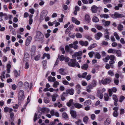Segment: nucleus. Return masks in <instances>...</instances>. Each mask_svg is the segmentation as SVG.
I'll return each mask as SVG.
<instances>
[{
    "instance_id": "obj_1",
    "label": "nucleus",
    "mask_w": 125,
    "mask_h": 125,
    "mask_svg": "<svg viewBox=\"0 0 125 125\" xmlns=\"http://www.w3.org/2000/svg\"><path fill=\"white\" fill-rule=\"evenodd\" d=\"M49 112V109L47 108H43L42 109H40L38 112L35 114L33 119L34 121L35 122L38 118H40L41 115L42 114L48 113Z\"/></svg>"
},
{
    "instance_id": "obj_2",
    "label": "nucleus",
    "mask_w": 125,
    "mask_h": 125,
    "mask_svg": "<svg viewBox=\"0 0 125 125\" xmlns=\"http://www.w3.org/2000/svg\"><path fill=\"white\" fill-rule=\"evenodd\" d=\"M44 38L43 34L39 31H37L35 37L36 40L40 41L43 40Z\"/></svg>"
},
{
    "instance_id": "obj_3",
    "label": "nucleus",
    "mask_w": 125,
    "mask_h": 125,
    "mask_svg": "<svg viewBox=\"0 0 125 125\" xmlns=\"http://www.w3.org/2000/svg\"><path fill=\"white\" fill-rule=\"evenodd\" d=\"M24 91L22 90H20L18 92V97L19 101L23 100L24 98Z\"/></svg>"
},
{
    "instance_id": "obj_4",
    "label": "nucleus",
    "mask_w": 125,
    "mask_h": 125,
    "mask_svg": "<svg viewBox=\"0 0 125 125\" xmlns=\"http://www.w3.org/2000/svg\"><path fill=\"white\" fill-rule=\"evenodd\" d=\"M82 55V52L81 51H79L78 52H75L74 54L72 55L73 58L77 57V59L80 60L81 59V56Z\"/></svg>"
},
{
    "instance_id": "obj_5",
    "label": "nucleus",
    "mask_w": 125,
    "mask_h": 125,
    "mask_svg": "<svg viewBox=\"0 0 125 125\" xmlns=\"http://www.w3.org/2000/svg\"><path fill=\"white\" fill-rule=\"evenodd\" d=\"M111 17L114 19L121 18L123 17L124 16L123 15L119 14L118 13L115 12L114 14L111 15Z\"/></svg>"
},
{
    "instance_id": "obj_6",
    "label": "nucleus",
    "mask_w": 125,
    "mask_h": 125,
    "mask_svg": "<svg viewBox=\"0 0 125 125\" xmlns=\"http://www.w3.org/2000/svg\"><path fill=\"white\" fill-rule=\"evenodd\" d=\"M111 80L109 79H103L101 81H99L100 84H102L104 85H106L107 83H109L111 81Z\"/></svg>"
},
{
    "instance_id": "obj_7",
    "label": "nucleus",
    "mask_w": 125,
    "mask_h": 125,
    "mask_svg": "<svg viewBox=\"0 0 125 125\" xmlns=\"http://www.w3.org/2000/svg\"><path fill=\"white\" fill-rule=\"evenodd\" d=\"M68 65L72 67H74L76 65V60L75 59H71L68 63Z\"/></svg>"
},
{
    "instance_id": "obj_8",
    "label": "nucleus",
    "mask_w": 125,
    "mask_h": 125,
    "mask_svg": "<svg viewBox=\"0 0 125 125\" xmlns=\"http://www.w3.org/2000/svg\"><path fill=\"white\" fill-rule=\"evenodd\" d=\"M48 13V12L46 10H44L41 12L40 17L41 19L42 20H43L46 17Z\"/></svg>"
},
{
    "instance_id": "obj_9",
    "label": "nucleus",
    "mask_w": 125,
    "mask_h": 125,
    "mask_svg": "<svg viewBox=\"0 0 125 125\" xmlns=\"http://www.w3.org/2000/svg\"><path fill=\"white\" fill-rule=\"evenodd\" d=\"M73 100L72 99H70L69 102L67 103V106L70 107L71 108H74V104L73 102Z\"/></svg>"
},
{
    "instance_id": "obj_10",
    "label": "nucleus",
    "mask_w": 125,
    "mask_h": 125,
    "mask_svg": "<svg viewBox=\"0 0 125 125\" xmlns=\"http://www.w3.org/2000/svg\"><path fill=\"white\" fill-rule=\"evenodd\" d=\"M99 9V7L94 5H93L91 8V10L92 12L94 13L96 12Z\"/></svg>"
},
{
    "instance_id": "obj_11",
    "label": "nucleus",
    "mask_w": 125,
    "mask_h": 125,
    "mask_svg": "<svg viewBox=\"0 0 125 125\" xmlns=\"http://www.w3.org/2000/svg\"><path fill=\"white\" fill-rule=\"evenodd\" d=\"M74 90L73 89H69L66 90V93L67 94V96L68 94L73 95L74 93Z\"/></svg>"
},
{
    "instance_id": "obj_12",
    "label": "nucleus",
    "mask_w": 125,
    "mask_h": 125,
    "mask_svg": "<svg viewBox=\"0 0 125 125\" xmlns=\"http://www.w3.org/2000/svg\"><path fill=\"white\" fill-rule=\"evenodd\" d=\"M79 43L81 45L85 46H87L89 44V43L87 41H84L81 40L79 42Z\"/></svg>"
},
{
    "instance_id": "obj_13",
    "label": "nucleus",
    "mask_w": 125,
    "mask_h": 125,
    "mask_svg": "<svg viewBox=\"0 0 125 125\" xmlns=\"http://www.w3.org/2000/svg\"><path fill=\"white\" fill-rule=\"evenodd\" d=\"M102 34L101 32H98L95 34L94 36L96 40H99L101 37L102 36Z\"/></svg>"
},
{
    "instance_id": "obj_14",
    "label": "nucleus",
    "mask_w": 125,
    "mask_h": 125,
    "mask_svg": "<svg viewBox=\"0 0 125 125\" xmlns=\"http://www.w3.org/2000/svg\"><path fill=\"white\" fill-rule=\"evenodd\" d=\"M58 71L62 75H64L66 74L65 70L63 68H60L58 70Z\"/></svg>"
},
{
    "instance_id": "obj_15",
    "label": "nucleus",
    "mask_w": 125,
    "mask_h": 125,
    "mask_svg": "<svg viewBox=\"0 0 125 125\" xmlns=\"http://www.w3.org/2000/svg\"><path fill=\"white\" fill-rule=\"evenodd\" d=\"M32 37L31 36H28L26 40L25 43V45L27 46H28L30 43Z\"/></svg>"
},
{
    "instance_id": "obj_16",
    "label": "nucleus",
    "mask_w": 125,
    "mask_h": 125,
    "mask_svg": "<svg viewBox=\"0 0 125 125\" xmlns=\"http://www.w3.org/2000/svg\"><path fill=\"white\" fill-rule=\"evenodd\" d=\"M117 89L115 87H113L111 89H109L108 92L110 96H111L112 94V92H115L117 91Z\"/></svg>"
},
{
    "instance_id": "obj_17",
    "label": "nucleus",
    "mask_w": 125,
    "mask_h": 125,
    "mask_svg": "<svg viewBox=\"0 0 125 125\" xmlns=\"http://www.w3.org/2000/svg\"><path fill=\"white\" fill-rule=\"evenodd\" d=\"M13 109L10 108H9L7 106L5 107L4 109V111L5 113H7L9 112V113H10L13 111Z\"/></svg>"
},
{
    "instance_id": "obj_18",
    "label": "nucleus",
    "mask_w": 125,
    "mask_h": 125,
    "mask_svg": "<svg viewBox=\"0 0 125 125\" xmlns=\"http://www.w3.org/2000/svg\"><path fill=\"white\" fill-rule=\"evenodd\" d=\"M102 22L103 25L105 26H108L110 23V21H105V20H102Z\"/></svg>"
},
{
    "instance_id": "obj_19",
    "label": "nucleus",
    "mask_w": 125,
    "mask_h": 125,
    "mask_svg": "<svg viewBox=\"0 0 125 125\" xmlns=\"http://www.w3.org/2000/svg\"><path fill=\"white\" fill-rule=\"evenodd\" d=\"M111 119L109 118H107L104 122V125H109L111 123Z\"/></svg>"
},
{
    "instance_id": "obj_20",
    "label": "nucleus",
    "mask_w": 125,
    "mask_h": 125,
    "mask_svg": "<svg viewBox=\"0 0 125 125\" xmlns=\"http://www.w3.org/2000/svg\"><path fill=\"white\" fill-rule=\"evenodd\" d=\"M30 58V55L28 53L26 52L25 53L24 58V61H26L28 60Z\"/></svg>"
},
{
    "instance_id": "obj_21",
    "label": "nucleus",
    "mask_w": 125,
    "mask_h": 125,
    "mask_svg": "<svg viewBox=\"0 0 125 125\" xmlns=\"http://www.w3.org/2000/svg\"><path fill=\"white\" fill-rule=\"evenodd\" d=\"M70 113L71 115L73 118H75L76 116V112L73 110H71L70 111Z\"/></svg>"
},
{
    "instance_id": "obj_22",
    "label": "nucleus",
    "mask_w": 125,
    "mask_h": 125,
    "mask_svg": "<svg viewBox=\"0 0 125 125\" xmlns=\"http://www.w3.org/2000/svg\"><path fill=\"white\" fill-rule=\"evenodd\" d=\"M104 36L105 38L107 39H109V37L108 35L109 32L108 31L107 29H106L104 31Z\"/></svg>"
},
{
    "instance_id": "obj_23",
    "label": "nucleus",
    "mask_w": 125,
    "mask_h": 125,
    "mask_svg": "<svg viewBox=\"0 0 125 125\" xmlns=\"http://www.w3.org/2000/svg\"><path fill=\"white\" fill-rule=\"evenodd\" d=\"M48 79L49 81L50 82H54L56 81V79L55 77H52L51 76H49L48 78Z\"/></svg>"
},
{
    "instance_id": "obj_24",
    "label": "nucleus",
    "mask_w": 125,
    "mask_h": 125,
    "mask_svg": "<svg viewBox=\"0 0 125 125\" xmlns=\"http://www.w3.org/2000/svg\"><path fill=\"white\" fill-rule=\"evenodd\" d=\"M23 88L26 89H28L29 86V84L27 82H25L23 84Z\"/></svg>"
},
{
    "instance_id": "obj_25",
    "label": "nucleus",
    "mask_w": 125,
    "mask_h": 125,
    "mask_svg": "<svg viewBox=\"0 0 125 125\" xmlns=\"http://www.w3.org/2000/svg\"><path fill=\"white\" fill-rule=\"evenodd\" d=\"M52 100L54 102L56 100V98L58 96V94L56 93H54L53 95H51Z\"/></svg>"
},
{
    "instance_id": "obj_26",
    "label": "nucleus",
    "mask_w": 125,
    "mask_h": 125,
    "mask_svg": "<svg viewBox=\"0 0 125 125\" xmlns=\"http://www.w3.org/2000/svg\"><path fill=\"white\" fill-rule=\"evenodd\" d=\"M91 101L90 100H88L84 102V105L85 106L89 105L91 104Z\"/></svg>"
},
{
    "instance_id": "obj_27",
    "label": "nucleus",
    "mask_w": 125,
    "mask_h": 125,
    "mask_svg": "<svg viewBox=\"0 0 125 125\" xmlns=\"http://www.w3.org/2000/svg\"><path fill=\"white\" fill-rule=\"evenodd\" d=\"M97 45L96 43H94L90 45L88 48V50H91L92 49L97 46Z\"/></svg>"
},
{
    "instance_id": "obj_28",
    "label": "nucleus",
    "mask_w": 125,
    "mask_h": 125,
    "mask_svg": "<svg viewBox=\"0 0 125 125\" xmlns=\"http://www.w3.org/2000/svg\"><path fill=\"white\" fill-rule=\"evenodd\" d=\"M67 96V94L64 92L63 93L61 96V100L62 101H64L65 99V97Z\"/></svg>"
},
{
    "instance_id": "obj_29",
    "label": "nucleus",
    "mask_w": 125,
    "mask_h": 125,
    "mask_svg": "<svg viewBox=\"0 0 125 125\" xmlns=\"http://www.w3.org/2000/svg\"><path fill=\"white\" fill-rule=\"evenodd\" d=\"M75 10L74 11L73 13L75 15L77 14V12L79 11L80 8L77 6H76L74 8Z\"/></svg>"
},
{
    "instance_id": "obj_30",
    "label": "nucleus",
    "mask_w": 125,
    "mask_h": 125,
    "mask_svg": "<svg viewBox=\"0 0 125 125\" xmlns=\"http://www.w3.org/2000/svg\"><path fill=\"white\" fill-rule=\"evenodd\" d=\"M85 20L87 22H89L90 21L91 18L89 15L86 14L85 15Z\"/></svg>"
},
{
    "instance_id": "obj_31",
    "label": "nucleus",
    "mask_w": 125,
    "mask_h": 125,
    "mask_svg": "<svg viewBox=\"0 0 125 125\" xmlns=\"http://www.w3.org/2000/svg\"><path fill=\"white\" fill-rule=\"evenodd\" d=\"M72 21L76 24L78 25L80 23V22L74 17H73L72 18Z\"/></svg>"
},
{
    "instance_id": "obj_32",
    "label": "nucleus",
    "mask_w": 125,
    "mask_h": 125,
    "mask_svg": "<svg viewBox=\"0 0 125 125\" xmlns=\"http://www.w3.org/2000/svg\"><path fill=\"white\" fill-rule=\"evenodd\" d=\"M74 106L76 108L80 109L82 108V105L81 104L78 103H75Z\"/></svg>"
},
{
    "instance_id": "obj_33",
    "label": "nucleus",
    "mask_w": 125,
    "mask_h": 125,
    "mask_svg": "<svg viewBox=\"0 0 125 125\" xmlns=\"http://www.w3.org/2000/svg\"><path fill=\"white\" fill-rule=\"evenodd\" d=\"M123 6V3H120L117 6H115V9L116 10H118L119 9V8H122Z\"/></svg>"
},
{
    "instance_id": "obj_34",
    "label": "nucleus",
    "mask_w": 125,
    "mask_h": 125,
    "mask_svg": "<svg viewBox=\"0 0 125 125\" xmlns=\"http://www.w3.org/2000/svg\"><path fill=\"white\" fill-rule=\"evenodd\" d=\"M100 17L101 18H109V16L108 14H101L100 15Z\"/></svg>"
},
{
    "instance_id": "obj_35",
    "label": "nucleus",
    "mask_w": 125,
    "mask_h": 125,
    "mask_svg": "<svg viewBox=\"0 0 125 125\" xmlns=\"http://www.w3.org/2000/svg\"><path fill=\"white\" fill-rule=\"evenodd\" d=\"M6 16H5L4 18L6 20H7L8 19L10 20L13 18L12 16L11 15H7L6 13Z\"/></svg>"
},
{
    "instance_id": "obj_36",
    "label": "nucleus",
    "mask_w": 125,
    "mask_h": 125,
    "mask_svg": "<svg viewBox=\"0 0 125 125\" xmlns=\"http://www.w3.org/2000/svg\"><path fill=\"white\" fill-rule=\"evenodd\" d=\"M107 52L108 53H115L116 52V50L114 49H110L108 50Z\"/></svg>"
},
{
    "instance_id": "obj_37",
    "label": "nucleus",
    "mask_w": 125,
    "mask_h": 125,
    "mask_svg": "<svg viewBox=\"0 0 125 125\" xmlns=\"http://www.w3.org/2000/svg\"><path fill=\"white\" fill-rule=\"evenodd\" d=\"M5 73V72H3L2 73L1 76H0V78L1 80L2 81H4V80L3 79H5V78L4 74Z\"/></svg>"
},
{
    "instance_id": "obj_38",
    "label": "nucleus",
    "mask_w": 125,
    "mask_h": 125,
    "mask_svg": "<svg viewBox=\"0 0 125 125\" xmlns=\"http://www.w3.org/2000/svg\"><path fill=\"white\" fill-rule=\"evenodd\" d=\"M88 67V65L87 64H84L81 67L82 69L86 70L87 69Z\"/></svg>"
},
{
    "instance_id": "obj_39",
    "label": "nucleus",
    "mask_w": 125,
    "mask_h": 125,
    "mask_svg": "<svg viewBox=\"0 0 125 125\" xmlns=\"http://www.w3.org/2000/svg\"><path fill=\"white\" fill-rule=\"evenodd\" d=\"M97 96L99 97L101 99H102L103 97V94L102 93L100 92V91H98L97 92Z\"/></svg>"
},
{
    "instance_id": "obj_40",
    "label": "nucleus",
    "mask_w": 125,
    "mask_h": 125,
    "mask_svg": "<svg viewBox=\"0 0 125 125\" xmlns=\"http://www.w3.org/2000/svg\"><path fill=\"white\" fill-rule=\"evenodd\" d=\"M45 57H46L48 59H49L50 58V56L49 54L45 53H44L43 55L42 59H44Z\"/></svg>"
},
{
    "instance_id": "obj_41",
    "label": "nucleus",
    "mask_w": 125,
    "mask_h": 125,
    "mask_svg": "<svg viewBox=\"0 0 125 125\" xmlns=\"http://www.w3.org/2000/svg\"><path fill=\"white\" fill-rule=\"evenodd\" d=\"M36 50V47L35 46H32L31 49V55H33V54L35 52Z\"/></svg>"
},
{
    "instance_id": "obj_42",
    "label": "nucleus",
    "mask_w": 125,
    "mask_h": 125,
    "mask_svg": "<svg viewBox=\"0 0 125 125\" xmlns=\"http://www.w3.org/2000/svg\"><path fill=\"white\" fill-rule=\"evenodd\" d=\"M115 63V61L114 60H111L109 62V63L110 65V67L112 68H114V65L113 64Z\"/></svg>"
},
{
    "instance_id": "obj_43",
    "label": "nucleus",
    "mask_w": 125,
    "mask_h": 125,
    "mask_svg": "<svg viewBox=\"0 0 125 125\" xmlns=\"http://www.w3.org/2000/svg\"><path fill=\"white\" fill-rule=\"evenodd\" d=\"M95 58L98 59H100L101 58V55L98 52H96L95 54Z\"/></svg>"
},
{
    "instance_id": "obj_44",
    "label": "nucleus",
    "mask_w": 125,
    "mask_h": 125,
    "mask_svg": "<svg viewBox=\"0 0 125 125\" xmlns=\"http://www.w3.org/2000/svg\"><path fill=\"white\" fill-rule=\"evenodd\" d=\"M92 20L93 21L95 22H97L99 21L98 18L96 16H94L93 17Z\"/></svg>"
},
{
    "instance_id": "obj_45",
    "label": "nucleus",
    "mask_w": 125,
    "mask_h": 125,
    "mask_svg": "<svg viewBox=\"0 0 125 125\" xmlns=\"http://www.w3.org/2000/svg\"><path fill=\"white\" fill-rule=\"evenodd\" d=\"M117 54V56L118 57H121V51L118 50L116 51V53Z\"/></svg>"
},
{
    "instance_id": "obj_46",
    "label": "nucleus",
    "mask_w": 125,
    "mask_h": 125,
    "mask_svg": "<svg viewBox=\"0 0 125 125\" xmlns=\"http://www.w3.org/2000/svg\"><path fill=\"white\" fill-rule=\"evenodd\" d=\"M89 119L88 117L87 116H85L84 117L83 119V122L85 124H86L87 123Z\"/></svg>"
},
{
    "instance_id": "obj_47",
    "label": "nucleus",
    "mask_w": 125,
    "mask_h": 125,
    "mask_svg": "<svg viewBox=\"0 0 125 125\" xmlns=\"http://www.w3.org/2000/svg\"><path fill=\"white\" fill-rule=\"evenodd\" d=\"M114 35L116 39L117 40H119L120 39V38L117 33L115 32L114 33Z\"/></svg>"
},
{
    "instance_id": "obj_48",
    "label": "nucleus",
    "mask_w": 125,
    "mask_h": 125,
    "mask_svg": "<svg viewBox=\"0 0 125 125\" xmlns=\"http://www.w3.org/2000/svg\"><path fill=\"white\" fill-rule=\"evenodd\" d=\"M20 71H19V72L18 73V71L16 70H15L14 71V75L16 77H18V75L19 76L20 75Z\"/></svg>"
},
{
    "instance_id": "obj_49",
    "label": "nucleus",
    "mask_w": 125,
    "mask_h": 125,
    "mask_svg": "<svg viewBox=\"0 0 125 125\" xmlns=\"http://www.w3.org/2000/svg\"><path fill=\"white\" fill-rule=\"evenodd\" d=\"M59 84V83L57 81H55L54 82L53 84V87L54 88H56L57 87L58 85Z\"/></svg>"
},
{
    "instance_id": "obj_50",
    "label": "nucleus",
    "mask_w": 125,
    "mask_h": 125,
    "mask_svg": "<svg viewBox=\"0 0 125 125\" xmlns=\"http://www.w3.org/2000/svg\"><path fill=\"white\" fill-rule=\"evenodd\" d=\"M108 74L111 76H113L114 75V73L113 72L110 70L108 71Z\"/></svg>"
},
{
    "instance_id": "obj_51",
    "label": "nucleus",
    "mask_w": 125,
    "mask_h": 125,
    "mask_svg": "<svg viewBox=\"0 0 125 125\" xmlns=\"http://www.w3.org/2000/svg\"><path fill=\"white\" fill-rule=\"evenodd\" d=\"M10 50V48L9 47H6L4 49L3 51L4 53H6L7 52L9 51Z\"/></svg>"
},
{
    "instance_id": "obj_52",
    "label": "nucleus",
    "mask_w": 125,
    "mask_h": 125,
    "mask_svg": "<svg viewBox=\"0 0 125 125\" xmlns=\"http://www.w3.org/2000/svg\"><path fill=\"white\" fill-rule=\"evenodd\" d=\"M96 27L98 30H102L103 28V27L102 26L99 25H96Z\"/></svg>"
},
{
    "instance_id": "obj_53",
    "label": "nucleus",
    "mask_w": 125,
    "mask_h": 125,
    "mask_svg": "<svg viewBox=\"0 0 125 125\" xmlns=\"http://www.w3.org/2000/svg\"><path fill=\"white\" fill-rule=\"evenodd\" d=\"M110 56L107 55L104 59H103V60L105 62H107L108 60L110 59Z\"/></svg>"
},
{
    "instance_id": "obj_54",
    "label": "nucleus",
    "mask_w": 125,
    "mask_h": 125,
    "mask_svg": "<svg viewBox=\"0 0 125 125\" xmlns=\"http://www.w3.org/2000/svg\"><path fill=\"white\" fill-rule=\"evenodd\" d=\"M53 23L54 24H55V27H57L60 24V23L59 22H57L56 21H55L53 22Z\"/></svg>"
},
{
    "instance_id": "obj_55",
    "label": "nucleus",
    "mask_w": 125,
    "mask_h": 125,
    "mask_svg": "<svg viewBox=\"0 0 125 125\" xmlns=\"http://www.w3.org/2000/svg\"><path fill=\"white\" fill-rule=\"evenodd\" d=\"M76 38H81L82 37V35L80 33H77L75 35Z\"/></svg>"
},
{
    "instance_id": "obj_56",
    "label": "nucleus",
    "mask_w": 125,
    "mask_h": 125,
    "mask_svg": "<svg viewBox=\"0 0 125 125\" xmlns=\"http://www.w3.org/2000/svg\"><path fill=\"white\" fill-rule=\"evenodd\" d=\"M44 102L46 104H47L49 102L48 99L46 97H44Z\"/></svg>"
},
{
    "instance_id": "obj_57",
    "label": "nucleus",
    "mask_w": 125,
    "mask_h": 125,
    "mask_svg": "<svg viewBox=\"0 0 125 125\" xmlns=\"http://www.w3.org/2000/svg\"><path fill=\"white\" fill-rule=\"evenodd\" d=\"M104 98L105 100L106 101L108 100L109 97L107 94L105 93L104 94Z\"/></svg>"
},
{
    "instance_id": "obj_58",
    "label": "nucleus",
    "mask_w": 125,
    "mask_h": 125,
    "mask_svg": "<svg viewBox=\"0 0 125 125\" xmlns=\"http://www.w3.org/2000/svg\"><path fill=\"white\" fill-rule=\"evenodd\" d=\"M123 28V26L122 25L119 24L118 26V29L119 30L121 31L122 30Z\"/></svg>"
},
{
    "instance_id": "obj_59",
    "label": "nucleus",
    "mask_w": 125,
    "mask_h": 125,
    "mask_svg": "<svg viewBox=\"0 0 125 125\" xmlns=\"http://www.w3.org/2000/svg\"><path fill=\"white\" fill-rule=\"evenodd\" d=\"M61 17L59 19L58 21L60 22H62L63 21V18L64 17V15L62 14H61Z\"/></svg>"
},
{
    "instance_id": "obj_60",
    "label": "nucleus",
    "mask_w": 125,
    "mask_h": 125,
    "mask_svg": "<svg viewBox=\"0 0 125 125\" xmlns=\"http://www.w3.org/2000/svg\"><path fill=\"white\" fill-rule=\"evenodd\" d=\"M94 54V52L93 51L90 52L88 53V55L90 58L92 57L93 55Z\"/></svg>"
},
{
    "instance_id": "obj_61",
    "label": "nucleus",
    "mask_w": 125,
    "mask_h": 125,
    "mask_svg": "<svg viewBox=\"0 0 125 125\" xmlns=\"http://www.w3.org/2000/svg\"><path fill=\"white\" fill-rule=\"evenodd\" d=\"M41 55L39 54L38 55L35 56L34 58V59L36 61H38Z\"/></svg>"
},
{
    "instance_id": "obj_62",
    "label": "nucleus",
    "mask_w": 125,
    "mask_h": 125,
    "mask_svg": "<svg viewBox=\"0 0 125 125\" xmlns=\"http://www.w3.org/2000/svg\"><path fill=\"white\" fill-rule=\"evenodd\" d=\"M125 99V97L123 96H121L120 97L119 101L120 102H122Z\"/></svg>"
},
{
    "instance_id": "obj_63",
    "label": "nucleus",
    "mask_w": 125,
    "mask_h": 125,
    "mask_svg": "<svg viewBox=\"0 0 125 125\" xmlns=\"http://www.w3.org/2000/svg\"><path fill=\"white\" fill-rule=\"evenodd\" d=\"M62 116L65 119H67L68 117L67 115L65 113H63L62 114Z\"/></svg>"
},
{
    "instance_id": "obj_64",
    "label": "nucleus",
    "mask_w": 125,
    "mask_h": 125,
    "mask_svg": "<svg viewBox=\"0 0 125 125\" xmlns=\"http://www.w3.org/2000/svg\"><path fill=\"white\" fill-rule=\"evenodd\" d=\"M63 84L65 85H68L69 84V82L66 80H63L62 81Z\"/></svg>"
}]
</instances>
